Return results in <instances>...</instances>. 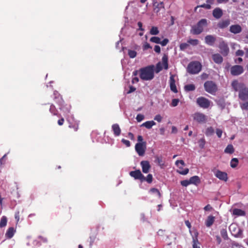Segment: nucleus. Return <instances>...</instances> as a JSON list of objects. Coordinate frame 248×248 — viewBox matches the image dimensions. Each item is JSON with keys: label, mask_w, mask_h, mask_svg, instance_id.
Listing matches in <instances>:
<instances>
[{"label": "nucleus", "mask_w": 248, "mask_h": 248, "mask_svg": "<svg viewBox=\"0 0 248 248\" xmlns=\"http://www.w3.org/2000/svg\"><path fill=\"white\" fill-rule=\"evenodd\" d=\"M232 86L235 91H239V97L242 100L248 99V88L243 83H239L237 80L232 82Z\"/></svg>", "instance_id": "nucleus-1"}, {"label": "nucleus", "mask_w": 248, "mask_h": 248, "mask_svg": "<svg viewBox=\"0 0 248 248\" xmlns=\"http://www.w3.org/2000/svg\"><path fill=\"white\" fill-rule=\"evenodd\" d=\"M55 101L59 106V109L62 111L64 116L69 115L70 113L71 106L65 103L62 96L57 91L54 92Z\"/></svg>", "instance_id": "nucleus-2"}, {"label": "nucleus", "mask_w": 248, "mask_h": 248, "mask_svg": "<svg viewBox=\"0 0 248 248\" xmlns=\"http://www.w3.org/2000/svg\"><path fill=\"white\" fill-rule=\"evenodd\" d=\"M154 65H149L139 70L140 78L143 80H150L154 78Z\"/></svg>", "instance_id": "nucleus-3"}, {"label": "nucleus", "mask_w": 248, "mask_h": 248, "mask_svg": "<svg viewBox=\"0 0 248 248\" xmlns=\"http://www.w3.org/2000/svg\"><path fill=\"white\" fill-rule=\"evenodd\" d=\"M207 25V20L206 19H202L198 23L192 27L190 30V33L194 35H198L201 33L203 30V26Z\"/></svg>", "instance_id": "nucleus-4"}, {"label": "nucleus", "mask_w": 248, "mask_h": 248, "mask_svg": "<svg viewBox=\"0 0 248 248\" xmlns=\"http://www.w3.org/2000/svg\"><path fill=\"white\" fill-rule=\"evenodd\" d=\"M202 69L201 64L197 61L190 62L187 68V72L191 74L199 73Z\"/></svg>", "instance_id": "nucleus-5"}, {"label": "nucleus", "mask_w": 248, "mask_h": 248, "mask_svg": "<svg viewBox=\"0 0 248 248\" xmlns=\"http://www.w3.org/2000/svg\"><path fill=\"white\" fill-rule=\"evenodd\" d=\"M204 88L206 92L211 94H214L217 91V84L211 80L206 81L204 83Z\"/></svg>", "instance_id": "nucleus-6"}, {"label": "nucleus", "mask_w": 248, "mask_h": 248, "mask_svg": "<svg viewBox=\"0 0 248 248\" xmlns=\"http://www.w3.org/2000/svg\"><path fill=\"white\" fill-rule=\"evenodd\" d=\"M229 230L235 237H242L243 232L235 224H232L229 227Z\"/></svg>", "instance_id": "nucleus-7"}, {"label": "nucleus", "mask_w": 248, "mask_h": 248, "mask_svg": "<svg viewBox=\"0 0 248 248\" xmlns=\"http://www.w3.org/2000/svg\"><path fill=\"white\" fill-rule=\"evenodd\" d=\"M146 149V142L137 143L135 145V150L139 156H143Z\"/></svg>", "instance_id": "nucleus-8"}, {"label": "nucleus", "mask_w": 248, "mask_h": 248, "mask_svg": "<svg viewBox=\"0 0 248 248\" xmlns=\"http://www.w3.org/2000/svg\"><path fill=\"white\" fill-rule=\"evenodd\" d=\"M244 71L243 67L239 65H233L230 68L231 74L233 76H237L242 74Z\"/></svg>", "instance_id": "nucleus-9"}, {"label": "nucleus", "mask_w": 248, "mask_h": 248, "mask_svg": "<svg viewBox=\"0 0 248 248\" xmlns=\"http://www.w3.org/2000/svg\"><path fill=\"white\" fill-rule=\"evenodd\" d=\"M193 119L199 123L202 124L206 122L207 116L204 114L200 112H196L193 114Z\"/></svg>", "instance_id": "nucleus-10"}, {"label": "nucleus", "mask_w": 248, "mask_h": 248, "mask_svg": "<svg viewBox=\"0 0 248 248\" xmlns=\"http://www.w3.org/2000/svg\"><path fill=\"white\" fill-rule=\"evenodd\" d=\"M197 103L201 108H208L210 105V101L204 97H200L197 99Z\"/></svg>", "instance_id": "nucleus-11"}, {"label": "nucleus", "mask_w": 248, "mask_h": 248, "mask_svg": "<svg viewBox=\"0 0 248 248\" xmlns=\"http://www.w3.org/2000/svg\"><path fill=\"white\" fill-rule=\"evenodd\" d=\"M129 175L135 180H140L141 182L142 181V179H144V175L142 174L140 170L130 171Z\"/></svg>", "instance_id": "nucleus-12"}, {"label": "nucleus", "mask_w": 248, "mask_h": 248, "mask_svg": "<svg viewBox=\"0 0 248 248\" xmlns=\"http://www.w3.org/2000/svg\"><path fill=\"white\" fill-rule=\"evenodd\" d=\"M219 48L220 49V53L224 56H227L229 52V48L228 45L224 41L220 42Z\"/></svg>", "instance_id": "nucleus-13"}, {"label": "nucleus", "mask_w": 248, "mask_h": 248, "mask_svg": "<svg viewBox=\"0 0 248 248\" xmlns=\"http://www.w3.org/2000/svg\"><path fill=\"white\" fill-rule=\"evenodd\" d=\"M140 166L142 168V171L144 173H148L151 168L149 162L147 160H143L141 161Z\"/></svg>", "instance_id": "nucleus-14"}, {"label": "nucleus", "mask_w": 248, "mask_h": 248, "mask_svg": "<svg viewBox=\"0 0 248 248\" xmlns=\"http://www.w3.org/2000/svg\"><path fill=\"white\" fill-rule=\"evenodd\" d=\"M215 176L220 180L226 182L228 180L227 173L225 172L221 171L219 170L216 171L215 173Z\"/></svg>", "instance_id": "nucleus-15"}, {"label": "nucleus", "mask_w": 248, "mask_h": 248, "mask_svg": "<svg viewBox=\"0 0 248 248\" xmlns=\"http://www.w3.org/2000/svg\"><path fill=\"white\" fill-rule=\"evenodd\" d=\"M170 89L171 91L174 92V93H178V90L177 89L176 85H175V80L174 79V76L173 75H171L170 78Z\"/></svg>", "instance_id": "nucleus-16"}, {"label": "nucleus", "mask_w": 248, "mask_h": 248, "mask_svg": "<svg viewBox=\"0 0 248 248\" xmlns=\"http://www.w3.org/2000/svg\"><path fill=\"white\" fill-rule=\"evenodd\" d=\"M242 27L238 24L231 25L230 27V31L234 34H238L242 31Z\"/></svg>", "instance_id": "nucleus-17"}, {"label": "nucleus", "mask_w": 248, "mask_h": 248, "mask_svg": "<svg viewBox=\"0 0 248 248\" xmlns=\"http://www.w3.org/2000/svg\"><path fill=\"white\" fill-rule=\"evenodd\" d=\"M212 14L215 18L219 19L223 16L222 10L219 7H217L213 10Z\"/></svg>", "instance_id": "nucleus-18"}, {"label": "nucleus", "mask_w": 248, "mask_h": 248, "mask_svg": "<svg viewBox=\"0 0 248 248\" xmlns=\"http://www.w3.org/2000/svg\"><path fill=\"white\" fill-rule=\"evenodd\" d=\"M112 131L115 137L119 136L121 133V129L117 124H115L112 125L111 126Z\"/></svg>", "instance_id": "nucleus-19"}, {"label": "nucleus", "mask_w": 248, "mask_h": 248, "mask_svg": "<svg viewBox=\"0 0 248 248\" xmlns=\"http://www.w3.org/2000/svg\"><path fill=\"white\" fill-rule=\"evenodd\" d=\"M154 6V11L156 14L158 13L161 9L164 8V4L163 2H155L153 4Z\"/></svg>", "instance_id": "nucleus-20"}, {"label": "nucleus", "mask_w": 248, "mask_h": 248, "mask_svg": "<svg viewBox=\"0 0 248 248\" xmlns=\"http://www.w3.org/2000/svg\"><path fill=\"white\" fill-rule=\"evenodd\" d=\"M198 232L197 231H195L194 232V234L192 236L193 238V248H200V247L198 245L199 242H198Z\"/></svg>", "instance_id": "nucleus-21"}, {"label": "nucleus", "mask_w": 248, "mask_h": 248, "mask_svg": "<svg viewBox=\"0 0 248 248\" xmlns=\"http://www.w3.org/2000/svg\"><path fill=\"white\" fill-rule=\"evenodd\" d=\"M230 24V20L229 19L222 20L217 24V27L220 29H224L227 27Z\"/></svg>", "instance_id": "nucleus-22"}, {"label": "nucleus", "mask_w": 248, "mask_h": 248, "mask_svg": "<svg viewBox=\"0 0 248 248\" xmlns=\"http://www.w3.org/2000/svg\"><path fill=\"white\" fill-rule=\"evenodd\" d=\"M216 40V38L211 35H208L205 37V43L209 46H213Z\"/></svg>", "instance_id": "nucleus-23"}, {"label": "nucleus", "mask_w": 248, "mask_h": 248, "mask_svg": "<svg viewBox=\"0 0 248 248\" xmlns=\"http://www.w3.org/2000/svg\"><path fill=\"white\" fill-rule=\"evenodd\" d=\"M155 162L158 164L162 169L165 167V162L163 161L162 156H155Z\"/></svg>", "instance_id": "nucleus-24"}, {"label": "nucleus", "mask_w": 248, "mask_h": 248, "mask_svg": "<svg viewBox=\"0 0 248 248\" xmlns=\"http://www.w3.org/2000/svg\"><path fill=\"white\" fill-rule=\"evenodd\" d=\"M212 59L214 62L217 64H220L223 62L222 57L219 54H215L212 55Z\"/></svg>", "instance_id": "nucleus-25"}, {"label": "nucleus", "mask_w": 248, "mask_h": 248, "mask_svg": "<svg viewBox=\"0 0 248 248\" xmlns=\"http://www.w3.org/2000/svg\"><path fill=\"white\" fill-rule=\"evenodd\" d=\"M162 62L163 67L165 69L167 70L169 67L168 64V56L166 54H164L162 58Z\"/></svg>", "instance_id": "nucleus-26"}, {"label": "nucleus", "mask_w": 248, "mask_h": 248, "mask_svg": "<svg viewBox=\"0 0 248 248\" xmlns=\"http://www.w3.org/2000/svg\"><path fill=\"white\" fill-rule=\"evenodd\" d=\"M15 232L14 227H10L7 230L5 233V236L8 239H11L14 236Z\"/></svg>", "instance_id": "nucleus-27"}, {"label": "nucleus", "mask_w": 248, "mask_h": 248, "mask_svg": "<svg viewBox=\"0 0 248 248\" xmlns=\"http://www.w3.org/2000/svg\"><path fill=\"white\" fill-rule=\"evenodd\" d=\"M155 123L154 121H148L143 123L140 126H143L147 129H151L153 126L155 125Z\"/></svg>", "instance_id": "nucleus-28"}, {"label": "nucleus", "mask_w": 248, "mask_h": 248, "mask_svg": "<svg viewBox=\"0 0 248 248\" xmlns=\"http://www.w3.org/2000/svg\"><path fill=\"white\" fill-rule=\"evenodd\" d=\"M189 181H190V184H194L196 186H197L201 182V180H200L199 177L198 176H196V175L191 177L189 179Z\"/></svg>", "instance_id": "nucleus-29"}, {"label": "nucleus", "mask_w": 248, "mask_h": 248, "mask_svg": "<svg viewBox=\"0 0 248 248\" xmlns=\"http://www.w3.org/2000/svg\"><path fill=\"white\" fill-rule=\"evenodd\" d=\"M215 221V217L213 216H209L208 217L207 219L205 221V225L207 227L211 226Z\"/></svg>", "instance_id": "nucleus-30"}, {"label": "nucleus", "mask_w": 248, "mask_h": 248, "mask_svg": "<svg viewBox=\"0 0 248 248\" xmlns=\"http://www.w3.org/2000/svg\"><path fill=\"white\" fill-rule=\"evenodd\" d=\"M233 214L239 216H244L245 215V212L240 209H234L233 210Z\"/></svg>", "instance_id": "nucleus-31"}, {"label": "nucleus", "mask_w": 248, "mask_h": 248, "mask_svg": "<svg viewBox=\"0 0 248 248\" xmlns=\"http://www.w3.org/2000/svg\"><path fill=\"white\" fill-rule=\"evenodd\" d=\"M234 148L232 144H229L225 148L224 152L226 153L232 154L234 152Z\"/></svg>", "instance_id": "nucleus-32"}, {"label": "nucleus", "mask_w": 248, "mask_h": 248, "mask_svg": "<svg viewBox=\"0 0 248 248\" xmlns=\"http://www.w3.org/2000/svg\"><path fill=\"white\" fill-rule=\"evenodd\" d=\"M179 170H177V171L180 174L186 175L189 172V169L188 168L183 169V167H179Z\"/></svg>", "instance_id": "nucleus-33"}, {"label": "nucleus", "mask_w": 248, "mask_h": 248, "mask_svg": "<svg viewBox=\"0 0 248 248\" xmlns=\"http://www.w3.org/2000/svg\"><path fill=\"white\" fill-rule=\"evenodd\" d=\"M195 88V86L193 84H187L184 87L185 91L187 92L194 91Z\"/></svg>", "instance_id": "nucleus-34"}, {"label": "nucleus", "mask_w": 248, "mask_h": 248, "mask_svg": "<svg viewBox=\"0 0 248 248\" xmlns=\"http://www.w3.org/2000/svg\"><path fill=\"white\" fill-rule=\"evenodd\" d=\"M153 178L152 174H148L146 177L144 176V179H142L141 182L146 181L148 184H151L153 182Z\"/></svg>", "instance_id": "nucleus-35"}, {"label": "nucleus", "mask_w": 248, "mask_h": 248, "mask_svg": "<svg viewBox=\"0 0 248 248\" xmlns=\"http://www.w3.org/2000/svg\"><path fill=\"white\" fill-rule=\"evenodd\" d=\"M214 132L215 131H214V128L210 126V127H208L206 129L205 134L206 136H212V135H213V134L214 133Z\"/></svg>", "instance_id": "nucleus-36"}, {"label": "nucleus", "mask_w": 248, "mask_h": 248, "mask_svg": "<svg viewBox=\"0 0 248 248\" xmlns=\"http://www.w3.org/2000/svg\"><path fill=\"white\" fill-rule=\"evenodd\" d=\"M49 111L54 115H57L58 111L54 105H51L49 108Z\"/></svg>", "instance_id": "nucleus-37"}, {"label": "nucleus", "mask_w": 248, "mask_h": 248, "mask_svg": "<svg viewBox=\"0 0 248 248\" xmlns=\"http://www.w3.org/2000/svg\"><path fill=\"white\" fill-rule=\"evenodd\" d=\"M7 219L5 216H3L0 221V227H5L7 224Z\"/></svg>", "instance_id": "nucleus-38"}, {"label": "nucleus", "mask_w": 248, "mask_h": 248, "mask_svg": "<svg viewBox=\"0 0 248 248\" xmlns=\"http://www.w3.org/2000/svg\"><path fill=\"white\" fill-rule=\"evenodd\" d=\"M220 234L224 240H227L228 239V233L226 229H223L220 231Z\"/></svg>", "instance_id": "nucleus-39"}, {"label": "nucleus", "mask_w": 248, "mask_h": 248, "mask_svg": "<svg viewBox=\"0 0 248 248\" xmlns=\"http://www.w3.org/2000/svg\"><path fill=\"white\" fill-rule=\"evenodd\" d=\"M150 33L151 35H157L159 33V31L156 27H152L150 30Z\"/></svg>", "instance_id": "nucleus-40"}, {"label": "nucleus", "mask_w": 248, "mask_h": 248, "mask_svg": "<svg viewBox=\"0 0 248 248\" xmlns=\"http://www.w3.org/2000/svg\"><path fill=\"white\" fill-rule=\"evenodd\" d=\"M187 43L193 46H195L199 44V41L198 39H189L188 40Z\"/></svg>", "instance_id": "nucleus-41"}, {"label": "nucleus", "mask_w": 248, "mask_h": 248, "mask_svg": "<svg viewBox=\"0 0 248 248\" xmlns=\"http://www.w3.org/2000/svg\"><path fill=\"white\" fill-rule=\"evenodd\" d=\"M238 163V160L236 158H233L232 159L231 161V166L232 168H235Z\"/></svg>", "instance_id": "nucleus-42"}, {"label": "nucleus", "mask_w": 248, "mask_h": 248, "mask_svg": "<svg viewBox=\"0 0 248 248\" xmlns=\"http://www.w3.org/2000/svg\"><path fill=\"white\" fill-rule=\"evenodd\" d=\"M69 127L70 128H73L75 131H77L78 129V124L76 122L74 123H70Z\"/></svg>", "instance_id": "nucleus-43"}, {"label": "nucleus", "mask_w": 248, "mask_h": 248, "mask_svg": "<svg viewBox=\"0 0 248 248\" xmlns=\"http://www.w3.org/2000/svg\"><path fill=\"white\" fill-rule=\"evenodd\" d=\"M137 52L135 50H132L130 49H128V55L130 58H134L137 56Z\"/></svg>", "instance_id": "nucleus-44"}, {"label": "nucleus", "mask_w": 248, "mask_h": 248, "mask_svg": "<svg viewBox=\"0 0 248 248\" xmlns=\"http://www.w3.org/2000/svg\"><path fill=\"white\" fill-rule=\"evenodd\" d=\"M198 143L200 148L203 149L204 147V145L205 144V139L203 138L200 139L198 141Z\"/></svg>", "instance_id": "nucleus-45"}, {"label": "nucleus", "mask_w": 248, "mask_h": 248, "mask_svg": "<svg viewBox=\"0 0 248 248\" xmlns=\"http://www.w3.org/2000/svg\"><path fill=\"white\" fill-rule=\"evenodd\" d=\"M150 41L152 42L159 44L160 43V39L158 37L154 36L150 38Z\"/></svg>", "instance_id": "nucleus-46"}, {"label": "nucleus", "mask_w": 248, "mask_h": 248, "mask_svg": "<svg viewBox=\"0 0 248 248\" xmlns=\"http://www.w3.org/2000/svg\"><path fill=\"white\" fill-rule=\"evenodd\" d=\"M162 69H163V67L161 65V62H158L156 65L155 72L156 73H158L160 71H161L162 70Z\"/></svg>", "instance_id": "nucleus-47"}, {"label": "nucleus", "mask_w": 248, "mask_h": 248, "mask_svg": "<svg viewBox=\"0 0 248 248\" xmlns=\"http://www.w3.org/2000/svg\"><path fill=\"white\" fill-rule=\"evenodd\" d=\"M198 7H202V8H204L206 9H210L211 8V6L209 4H208L207 3V4L204 3L201 5L197 6L195 9H196Z\"/></svg>", "instance_id": "nucleus-48"}, {"label": "nucleus", "mask_w": 248, "mask_h": 248, "mask_svg": "<svg viewBox=\"0 0 248 248\" xmlns=\"http://www.w3.org/2000/svg\"><path fill=\"white\" fill-rule=\"evenodd\" d=\"M181 185L183 186H187L190 184L189 180H185L180 182Z\"/></svg>", "instance_id": "nucleus-49"}, {"label": "nucleus", "mask_w": 248, "mask_h": 248, "mask_svg": "<svg viewBox=\"0 0 248 248\" xmlns=\"http://www.w3.org/2000/svg\"><path fill=\"white\" fill-rule=\"evenodd\" d=\"M96 239V235H93L92 236H90V247L92 248V246Z\"/></svg>", "instance_id": "nucleus-50"}, {"label": "nucleus", "mask_w": 248, "mask_h": 248, "mask_svg": "<svg viewBox=\"0 0 248 248\" xmlns=\"http://www.w3.org/2000/svg\"><path fill=\"white\" fill-rule=\"evenodd\" d=\"M150 192L153 193H156L159 197H161V193L159 190L155 188H152L150 189Z\"/></svg>", "instance_id": "nucleus-51"}, {"label": "nucleus", "mask_w": 248, "mask_h": 248, "mask_svg": "<svg viewBox=\"0 0 248 248\" xmlns=\"http://www.w3.org/2000/svg\"><path fill=\"white\" fill-rule=\"evenodd\" d=\"M179 102V100L178 99H173L171 103V106L172 107H176L178 105Z\"/></svg>", "instance_id": "nucleus-52"}, {"label": "nucleus", "mask_w": 248, "mask_h": 248, "mask_svg": "<svg viewBox=\"0 0 248 248\" xmlns=\"http://www.w3.org/2000/svg\"><path fill=\"white\" fill-rule=\"evenodd\" d=\"M144 115L141 114H138L136 117V120L138 122H141L144 119Z\"/></svg>", "instance_id": "nucleus-53"}, {"label": "nucleus", "mask_w": 248, "mask_h": 248, "mask_svg": "<svg viewBox=\"0 0 248 248\" xmlns=\"http://www.w3.org/2000/svg\"><path fill=\"white\" fill-rule=\"evenodd\" d=\"M188 46V45L187 43H182L180 45V49L182 50H185Z\"/></svg>", "instance_id": "nucleus-54"}, {"label": "nucleus", "mask_w": 248, "mask_h": 248, "mask_svg": "<svg viewBox=\"0 0 248 248\" xmlns=\"http://www.w3.org/2000/svg\"><path fill=\"white\" fill-rule=\"evenodd\" d=\"M122 142L124 144V145H126V147H129L130 146V145H131V143H130V142L128 140H126L124 139H123L121 140Z\"/></svg>", "instance_id": "nucleus-55"}, {"label": "nucleus", "mask_w": 248, "mask_h": 248, "mask_svg": "<svg viewBox=\"0 0 248 248\" xmlns=\"http://www.w3.org/2000/svg\"><path fill=\"white\" fill-rule=\"evenodd\" d=\"M169 43V40L167 38L163 39L162 41H160V43H159L162 46H165Z\"/></svg>", "instance_id": "nucleus-56"}, {"label": "nucleus", "mask_w": 248, "mask_h": 248, "mask_svg": "<svg viewBox=\"0 0 248 248\" xmlns=\"http://www.w3.org/2000/svg\"><path fill=\"white\" fill-rule=\"evenodd\" d=\"M216 134L218 138H221L222 134V130L220 129L217 128L216 129Z\"/></svg>", "instance_id": "nucleus-57"}, {"label": "nucleus", "mask_w": 248, "mask_h": 248, "mask_svg": "<svg viewBox=\"0 0 248 248\" xmlns=\"http://www.w3.org/2000/svg\"><path fill=\"white\" fill-rule=\"evenodd\" d=\"M162 117L159 114L156 115L154 118V120L157 121L158 122H160L162 121Z\"/></svg>", "instance_id": "nucleus-58"}, {"label": "nucleus", "mask_w": 248, "mask_h": 248, "mask_svg": "<svg viewBox=\"0 0 248 248\" xmlns=\"http://www.w3.org/2000/svg\"><path fill=\"white\" fill-rule=\"evenodd\" d=\"M149 48H152V47L150 45L149 43H145L143 46V49L147 50Z\"/></svg>", "instance_id": "nucleus-59"}, {"label": "nucleus", "mask_w": 248, "mask_h": 248, "mask_svg": "<svg viewBox=\"0 0 248 248\" xmlns=\"http://www.w3.org/2000/svg\"><path fill=\"white\" fill-rule=\"evenodd\" d=\"M179 164H180L183 166L185 165V163L183 160H177L175 162V165L177 166H179Z\"/></svg>", "instance_id": "nucleus-60"}, {"label": "nucleus", "mask_w": 248, "mask_h": 248, "mask_svg": "<svg viewBox=\"0 0 248 248\" xmlns=\"http://www.w3.org/2000/svg\"><path fill=\"white\" fill-rule=\"evenodd\" d=\"M241 108L243 109L248 110V101L241 105Z\"/></svg>", "instance_id": "nucleus-61"}, {"label": "nucleus", "mask_w": 248, "mask_h": 248, "mask_svg": "<svg viewBox=\"0 0 248 248\" xmlns=\"http://www.w3.org/2000/svg\"><path fill=\"white\" fill-rule=\"evenodd\" d=\"M244 52L242 50H238L236 52V56H242L244 55Z\"/></svg>", "instance_id": "nucleus-62"}, {"label": "nucleus", "mask_w": 248, "mask_h": 248, "mask_svg": "<svg viewBox=\"0 0 248 248\" xmlns=\"http://www.w3.org/2000/svg\"><path fill=\"white\" fill-rule=\"evenodd\" d=\"M154 50L157 53H160V47L158 45H155L154 47Z\"/></svg>", "instance_id": "nucleus-63"}, {"label": "nucleus", "mask_w": 248, "mask_h": 248, "mask_svg": "<svg viewBox=\"0 0 248 248\" xmlns=\"http://www.w3.org/2000/svg\"><path fill=\"white\" fill-rule=\"evenodd\" d=\"M15 219L16 220V222H18L19 221V217H20L19 212V211H17V212H16L15 213Z\"/></svg>", "instance_id": "nucleus-64"}]
</instances>
